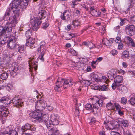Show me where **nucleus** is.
Listing matches in <instances>:
<instances>
[{
    "label": "nucleus",
    "mask_w": 135,
    "mask_h": 135,
    "mask_svg": "<svg viewBox=\"0 0 135 135\" xmlns=\"http://www.w3.org/2000/svg\"><path fill=\"white\" fill-rule=\"evenodd\" d=\"M121 103L123 104H126L127 102V101L126 98L122 97L121 99Z\"/></svg>",
    "instance_id": "nucleus-46"
},
{
    "label": "nucleus",
    "mask_w": 135,
    "mask_h": 135,
    "mask_svg": "<svg viewBox=\"0 0 135 135\" xmlns=\"http://www.w3.org/2000/svg\"><path fill=\"white\" fill-rule=\"evenodd\" d=\"M5 26L3 28L0 32V43L3 44L6 42V38L10 35L13 25H15L11 21H7Z\"/></svg>",
    "instance_id": "nucleus-2"
},
{
    "label": "nucleus",
    "mask_w": 135,
    "mask_h": 135,
    "mask_svg": "<svg viewBox=\"0 0 135 135\" xmlns=\"http://www.w3.org/2000/svg\"><path fill=\"white\" fill-rule=\"evenodd\" d=\"M74 36V35L73 33L68 34L66 35V40H69L71 39Z\"/></svg>",
    "instance_id": "nucleus-45"
},
{
    "label": "nucleus",
    "mask_w": 135,
    "mask_h": 135,
    "mask_svg": "<svg viewBox=\"0 0 135 135\" xmlns=\"http://www.w3.org/2000/svg\"><path fill=\"white\" fill-rule=\"evenodd\" d=\"M127 38L128 40L129 43L131 44V45L133 47L135 46V43L132 38L129 36H127Z\"/></svg>",
    "instance_id": "nucleus-38"
},
{
    "label": "nucleus",
    "mask_w": 135,
    "mask_h": 135,
    "mask_svg": "<svg viewBox=\"0 0 135 135\" xmlns=\"http://www.w3.org/2000/svg\"><path fill=\"white\" fill-rule=\"evenodd\" d=\"M74 83L73 81L71 79H62L61 81L57 80L56 83V85L59 87H61L63 86L64 89L69 86L73 85Z\"/></svg>",
    "instance_id": "nucleus-3"
},
{
    "label": "nucleus",
    "mask_w": 135,
    "mask_h": 135,
    "mask_svg": "<svg viewBox=\"0 0 135 135\" xmlns=\"http://www.w3.org/2000/svg\"><path fill=\"white\" fill-rule=\"evenodd\" d=\"M29 0H22L20 1V8L22 9H25L28 5Z\"/></svg>",
    "instance_id": "nucleus-17"
},
{
    "label": "nucleus",
    "mask_w": 135,
    "mask_h": 135,
    "mask_svg": "<svg viewBox=\"0 0 135 135\" xmlns=\"http://www.w3.org/2000/svg\"><path fill=\"white\" fill-rule=\"evenodd\" d=\"M118 123L116 121H113L112 122V123L109 124L107 122L105 121L104 122V124L106 126L107 129H113L114 128L115 126L117 125Z\"/></svg>",
    "instance_id": "nucleus-10"
},
{
    "label": "nucleus",
    "mask_w": 135,
    "mask_h": 135,
    "mask_svg": "<svg viewBox=\"0 0 135 135\" xmlns=\"http://www.w3.org/2000/svg\"><path fill=\"white\" fill-rule=\"evenodd\" d=\"M80 11L78 10L77 9L75 11L74 13L75 14H76L78 16H79L80 15Z\"/></svg>",
    "instance_id": "nucleus-63"
},
{
    "label": "nucleus",
    "mask_w": 135,
    "mask_h": 135,
    "mask_svg": "<svg viewBox=\"0 0 135 135\" xmlns=\"http://www.w3.org/2000/svg\"><path fill=\"white\" fill-rule=\"evenodd\" d=\"M0 114L4 117L8 116L9 114L8 109L4 106L0 107Z\"/></svg>",
    "instance_id": "nucleus-15"
},
{
    "label": "nucleus",
    "mask_w": 135,
    "mask_h": 135,
    "mask_svg": "<svg viewBox=\"0 0 135 135\" xmlns=\"http://www.w3.org/2000/svg\"><path fill=\"white\" fill-rule=\"evenodd\" d=\"M89 8L90 13L92 16L94 17L100 16L101 13L99 10L95 9L94 6H90Z\"/></svg>",
    "instance_id": "nucleus-9"
},
{
    "label": "nucleus",
    "mask_w": 135,
    "mask_h": 135,
    "mask_svg": "<svg viewBox=\"0 0 135 135\" xmlns=\"http://www.w3.org/2000/svg\"><path fill=\"white\" fill-rule=\"evenodd\" d=\"M114 105L117 110H118L120 109V106L118 103H115L114 104Z\"/></svg>",
    "instance_id": "nucleus-56"
},
{
    "label": "nucleus",
    "mask_w": 135,
    "mask_h": 135,
    "mask_svg": "<svg viewBox=\"0 0 135 135\" xmlns=\"http://www.w3.org/2000/svg\"><path fill=\"white\" fill-rule=\"evenodd\" d=\"M123 47V44H118V49L119 50L122 49Z\"/></svg>",
    "instance_id": "nucleus-61"
},
{
    "label": "nucleus",
    "mask_w": 135,
    "mask_h": 135,
    "mask_svg": "<svg viewBox=\"0 0 135 135\" xmlns=\"http://www.w3.org/2000/svg\"><path fill=\"white\" fill-rule=\"evenodd\" d=\"M118 86H119V85L118 84L115 82L112 85V88L114 90H115L116 88H118Z\"/></svg>",
    "instance_id": "nucleus-48"
},
{
    "label": "nucleus",
    "mask_w": 135,
    "mask_h": 135,
    "mask_svg": "<svg viewBox=\"0 0 135 135\" xmlns=\"http://www.w3.org/2000/svg\"><path fill=\"white\" fill-rule=\"evenodd\" d=\"M114 78V81L118 84L121 83L123 79L122 77L119 75L117 76Z\"/></svg>",
    "instance_id": "nucleus-26"
},
{
    "label": "nucleus",
    "mask_w": 135,
    "mask_h": 135,
    "mask_svg": "<svg viewBox=\"0 0 135 135\" xmlns=\"http://www.w3.org/2000/svg\"><path fill=\"white\" fill-rule=\"evenodd\" d=\"M32 31L30 30H28L26 31L25 35L26 37L28 38H31L30 37L32 35Z\"/></svg>",
    "instance_id": "nucleus-40"
},
{
    "label": "nucleus",
    "mask_w": 135,
    "mask_h": 135,
    "mask_svg": "<svg viewBox=\"0 0 135 135\" xmlns=\"http://www.w3.org/2000/svg\"><path fill=\"white\" fill-rule=\"evenodd\" d=\"M79 108L77 107L76 106L75 107V114L76 116L78 115L79 113Z\"/></svg>",
    "instance_id": "nucleus-52"
},
{
    "label": "nucleus",
    "mask_w": 135,
    "mask_h": 135,
    "mask_svg": "<svg viewBox=\"0 0 135 135\" xmlns=\"http://www.w3.org/2000/svg\"><path fill=\"white\" fill-rule=\"evenodd\" d=\"M9 74L6 72H4L1 74L0 77L1 79L5 80L8 77Z\"/></svg>",
    "instance_id": "nucleus-35"
},
{
    "label": "nucleus",
    "mask_w": 135,
    "mask_h": 135,
    "mask_svg": "<svg viewBox=\"0 0 135 135\" xmlns=\"http://www.w3.org/2000/svg\"><path fill=\"white\" fill-rule=\"evenodd\" d=\"M0 103L4 104H2L4 106L7 105L8 104L7 100L4 97L0 99Z\"/></svg>",
    "instance_id": "nucleus-32"
},
{
    "label": "nucleus",
    "mask_w": 135,
    "mask_h": 135,
    "mask_svg": "<svg viewBox=\"0 0 135 135\" xmlns=\"http://www.w3.org/2000/svg\"><path fill=\"white\" fill-rule=\"evenodd\" d=\"M90 78L93 81H99V80L98 75L94 73H92L91 74Z\"/></svg>",
    "instance_id": "nucleus-24"
},
{
    "label": "nucleus",
    "mask_w": 135,
    "mask_h": 135,
    "mask_svg": "<svg viewBox=\"0 0 135 135\" xmlns=\"http://www.w3.org/2000/svg\"><path fill=\"white\" fill-rule=\"evenodd\" d=\"M107 107L108 108V109H112V106H113V105L111 103H108L106 105Z\"/></svg>",
    "instance_id": "nucleus-51"
},
{
    "label": "nucleus",
    "mask_w": 135,
    "mask_h": 135,
    "mask_svg": "<svg viewBox=\"0 0 135 135\" xmlns=\"http://www.w3.org/2000/svg\"><path fill=\"white\" fill-rule=\"evenodd\" d=\"M125 32L130 36H132L135 34V26L134 25H128L125 28Z\"/></svg>",
    "instance_id": "nucleus-6"
},
{
    "label": "nucleus",
    "mask_w": 135,
    "mask_h": 135,
    "mask_svg": "<svg viewBox=\"0 0 135 135\" xmlns=\"http://www.w3.org/2000/svg\"><path fill=\"white\" fill-rule=\"evenodd\" d=\"M41 23V19L38 17L36 18L35 20H31L30 23L33 30L34 31H36L40 27Z\"/></svg>",
    "instance_id": "nucleus-5"
},
{
    "label": "nucleus",
    "mask_w": 135,
    "mask_h": 135,
    "mask_svg": "<svg viewBox=\"0 0 135 135\" xmlns=\"http://www.w3.org/2000/svg\"><path fill=\"white\" fill-rule=\"evenodd\" d=\"M47 128L49 129L51 127H52L54 125L52 123H51L50 119L49 120L47 121L45 123Z\"/></svg>",
    "instance_id": "nucleus-37"
},
{
    "label": "nucleus",
    "mask_w": 135,
    "mask_h": 135,
    "mask_svg": "<svg viewBox=\"0 0 135 135\" xmlns=\"http://www.w3.org/2000/svg\"><path fill=\"white\" fill-rule=\"evenodd\" d=\"M17 48H18V52H19L21 54L24 53L25 49L24 46H19L18 45V46L16 47V49Z\"/></svg>",
    "instance_id": "nucleus-33"
},
{
    "label": "nucleus",
    "mask_w": 135,
    "mask_h": 135,
    "mask_svg": "<svg viewBox=\"0 0 135 135\" xmlns=\"http://www.w3.org/2000/svg\"><path fill=\"white\" fill-rule=\"evenodd\" d=\"M100 110L99 107L95 105H93L91 112L94 113H98L99 112Z\"/></svg>",
    "instance_id": "nucleus-28"
},
{
    "label": "nucleus",
    "mask_w": 135,
    "mask_h": 135,
    "mask_svg": "<svg viewBox=\"0 0 135 135\" xmlns=\"http://www.w3.org/2000/svg\"><path fill=\"white\" fill-rule=\"evenodd\" d=\"M50 129V131L52 132L51 135H56V134H57L59 132L57 128L55 127L51 128Z\"/></svg>",
    "instance_id": "nucleus-30"
},
{
    "label": "nucleus",
    "mask_w": 135,
    "mask_h": 135,
    "mask_svg": "<svg viewBox=\"0 0 135 135\" xmlns=\"http://www.w3.org/2000/svg\"><path fill=\"white\" fill-rule=\"evenodd\" d=\"M119 123L122 126H123L125 127H127L128 126V123L127 121L124 120L123 119L120 118L118 120Z\"/></svg>",
    "instance_id": "nucleus-23"
},
{
    "label": "nucleus",
    "mask_w": 135,
    "mask_h": 135,
    "mask_svg": "<svg viewBox=\"0 0 135 135\" xmlns=\"http://www.w3.org/2000/svg\"><path fill=\"white\" fill-rule=\"evenodd\" d=\"M114 41V40L113 38H110L109 40H107L105 43L103 44L107 46H110V45L113 43Z\"/></svg>",
    "instance_id": "nucleus-34"
},
{
    "label": "nucleus",
    "mask_w": 135,
    "mask_h": 135,
    "mask_svg": "<svg viewBox=\"0 0 135 135\" xmlns=\"http://www.w3.org/2000/svg\"><path fill=\"white\" fill-rule=\"evenodd\" d=\"M115 74V70L114 69H111L108 71L107 75L109 78L113 79L114 78Z\"/></svg>",
    "instance_id": "nucleus-19"
},
{
    "label": "nucleus",
    "mask_w": 135,
    "mask_h": 135,
    "mask_svg": "<svg viewBox=\"0 0 135 135\" xmlns=\"http://www.w3.org/2000/svg\"><path fill=\"white\" fill-rule=\"evenodd\" d=\"M123 135H132L131 133L128 131L123 130Z\"/></svg>",
    "instance_id": "nucleus-49"
},
{
    "label": "nucleus",
    "mask_w": 135,
    "mask_h": 135,
    "mask_svg": "<svg viewBox=\"0 0 135 135\" xmlns=\"http://www.w3.org/2000/svg\"><path fill=\"white\" fill-rule=\"evenodd\" d=\"M35 40L33 38H30L27 39L26 40V45L27 46H30L31 49L35 47Z\"/></svg>",
    "instance_id": "nucleus-12"
},
{
    "label": "nucleus",
    "mask_w": 135,
    "mask_h": 135,
    "mask_svg": "<svg viewBox=\"0 0 135 135\" xmlns=\"http://www.w3.org/2000/svg\"><path fill=\"white\" fill-rule=\"evenodd\" d=\"M43 122L44 123H45L49 120V118L48 115L47 114H46L43 116V117H42Z\"/></svg>",
    "instance_id": "nucleus-43"
},
{
    "label": "nucleus",
    "mask_w": 135,
    "mask_h": 135,
    "mask_svg": "<svg viewBox=\"0 0 135 135\" xmlns=\"http://www.w3.org/2000/svg\"><path fill=\"white\" fill-rule=\"evenodd\" d=\"M71 15L68 11L65 10L62 13L60 16V18L63 20L69 21L70 19Z\"/></svg>",
    "instance_id": "nucleus-14"
},
{
    "label": "nucleus",
    "mask_w": 135,
    "mask_h": 135,
    "mask_svg": "<svg viewBox=\"0 0 135 135\" xmlns=\"http://www.w3.org/2000/svg\"><path fill=\"white\" fill-rule=\"evenodd\" d=\"M133 2V0H130L127 3V4L126 5V6L127 7L128 10H129L132 7V3Z\"/></svg>",
    "instance_id": "nucleus-44"
},
{
    "label": "nucleus",
    "mask_w": 135,
    "mask_h": 135,
    "mask_svg": "<svg viewBox=\"0 0 135 135\" xmlns=\"http://www.w3.org/2000/svg\"><path fill=\"white\" fill-rule=\"evenodd\" d=\"M11 102L13 103L14 106H16L17 107L21 106L23 104V103L21 102L20 100L17 97H14L11 101Z\"/></svg>",
    "instance_id": "nucleus-13"
},
{
    "label": "nucleus",
    "mask_w": 135,
    "mask_h": 135,
    "mask_svg": "<svg viewBox=\"0 0 135 135\" xmlns=\"http://www.w3.org/2000/svg\"><path fill=\"white\" fill-rule=\"evenodd\" d=\"M118 87V89L121 93L124 94L126 92L127 88L125 86L120 85Z\"/></svg>",
    "instance_id": "nucleus-25"
},
{
    "label": "nucleus",
    "mask_w": 135,
    "mask_h": 135,
    "mask_svg": "<svg viewBox=\"0 0 135 135\" xmlns=\"http://www.w3.org/2000/svg\"><path fill=\"white\" fill-rule=\"evenodd\" d=\"M105 132L103 129L102 131H100L99 133V135H106L105 133Z\"/></svg>",
    "instance_id": "nucleus-64"
},
{
    "label": "nucleus",
    "mask_w": 135,
    "mask_h": 135,
    "mask_svg": "<svg viewBox=\"0 0 135 135\" xmlns=\"http://www.w3.org/2000/svg\"><path fill=\"white\" fill-rule=\"evenodd\" d=\"M70 52V53L73 56H76V53L75 51L73 49L71 50Z\"/></svg>",
    "instance_id": "nucleus-60"
},
{
    "label": "nucleus",
    "mask_w": 135,
    "mask_h": 135,
    "mask_svg": "<svg viewBox=\"0 0 135 135\" xmlns=\"http://www.w3.org/2000/svg\"><path fill=\"white\" fill-rule=\"evenodd\" d=\"M110 134V135H121L118 132L115 131H112Z\"/></svg>",
    "instance_id": "nucleus-59"
},
{
    "label": "nucleus",
    "mask_w": 135,
    "mask_h": 135,
    "mask_svg": "<svg viewBox=\"0 0 135 135\" xmlns=\"http://www.w3.org/2000/svg\"><path fill=\"white\" fill-rule=\"evenodd\" d=\"M115 42L116 43H120L121 42L120 38L118 36H117L116 38Z\"/></svg>",
    "instance_id": "nucleus-50"
},
{
    "label": "nucleus",
    "mask_w": 135,
    "mask_h": 135,
    "mask_svg": "<svg viewBox=\"0 0 135 135\" xmlns=\"http://www.w3.org/2000/svg\"><path fill=\"white\" fill-rule=\"evenodd\" d=\"M93 105L90 103H87L85 105V107L87 110H89L91 111Z\"/></svg>",
    "instance_id": "nucleus-36"
},
{
    "label": "nucleus",
    "mask_w": 135,
    "mask_h": 135,
    "mask_svg": "<svg viewBox=\"0 0 135 135\" xmlns=\"http://www.w3.org/2000/svg\"><path fill=\"white\" fill-rule=\"evenodd\" d=\"M35 59L34 58H31L28 59L29 66L30 68H33L35 70L37 69V62L35 61Z\"/></svg>",
    "instance_id": "nucleus-11"
},
{
    "label": "nucleus",
    "mask_w": 135,
    "mask_h": 135,
    "mask_svg": "<svg viewBox=\"0 0 135 135\" xmlns=\"http://www.w3.org/2000/svg\"><path fill=\"white\" fill-rule=\"evenodd\" d=\"M58 118L59 117L57 116L55 114L52 115L50 119L51 123H52L54 125H58L59 123Z\"/></svg>",
    "instance_id": "nucleus-16"
},
{
    "label": "nucleus",
    "mask_w": 135,
    "mask_h": 135,
    "mask_svg": "<svg viewBox=\"0 0 135 135\" xmlns=\"http://www.w3.org/2000/svg\"><path fill=\"white\" fill-rule=\"evenodd\" d=\"M46 12L44 10H41L38 13V16H39V18L40 19H44L46 16Z\"/></svg>",
    "instance_id": "nucleus-20"
},
{
    "label": "nucleus",
    "mask_w": 135,
    "mask_h": 135,
    "mask_svg": "<svg viewBox=\"0 0 135 135\" xmlns=\"http://www.w3.org/2000/svg\"><path fill=\"white\" fill-rule=\"evenodd\" d=\"M11 70L10 72V74L13 76H14L17 75L16 72L18 70L17 67L12 66L11 67Z\"/></svg>",
    "instance_id": "nucleus-21"
},
{
    "label": "nucleus",
    "mask_w": 135,
    "mask_h": 135,
    "mask_svg": "<svg viewBox=\"0 0 135 135\" xmlns=\"http://www.w3.org/2000/svg\"><path fill=\"white\" fill-rule=\"evenodd\" d=\"M126 20L125 18L122 19H120V25L121 26H122L125 23V21Z\"/></svg>",
    "instance_id": "nucleus-57"
},
{
    "label": "nucleus",
    "mask_w": 135,
    "mask_h": 135,
    "mask_svg": "<svg viewBox=\"0 0 135 135\" xmlns=\"http://www.w3.org/2000/svg\"><path fill=\"white\" fill-rule=\"evenodd\" d=\"M97 99L96 100V102L95 103V105L99 107H101L102 106L103 104V102L102 99H99L97 98Z\"/></svg>",
    "instance_id": "nucleus-31"
},
{
    "label": "nucleus",
    "mask_w": 135,
    "mask_h": 135,
    "mask_svg": "<svg viewBox=\"0 0 135 135\" xmlns=\"http://www.w3.org/2000/svg\"><path fill=\"white\" fill-rule=\"evenodd\" d=\"M81 23V21L80 20L76 19L72 21V25H73L74 26H78L80 25V24Z\"/></svg>",
    "instance_id": "nucleus-29"
},
{
    "label": "nucleus",
    "mask_w": 135,
    "mask_h": 135,
    "mask_svg": "<svg viewBox=\"0 0 135 135\" xmlns=\"http://www.w3.org/2000/svg\"><path fill=\"white\" fill-rule=\"evenodd\" d=\"M118 53V52L116 50H113L111 52V54H112L113 55H117Z\"/></svg>",
    "instance_id": "nucleus-58"
},
{
    "label": "nucleus",
    "mask_w": 135,
    "mask_h": 135,
    "mask_svg": "<svg viewBox=\"0 0 135 135\" xmlns=\"http://www.w3.org/2000/svg\"><path fill=\"white\" fill-rule=\"evenodd\" d=\"M7 45L8 48L11 50L16 49V47L18 46V45L17 44L16 40L15 38L10 39L7 44Z\"/></svg>",
    "instance_id": "nucleus-8"
},
{
    "label": "nucleus",
    "mask_w": 135,
    "mask_h": 135,
    "mask_svg": "<svg viewBox=\"0 0 135 135\" xmlns=\"http://www.w3.org/2000/svg\"><path fill=\"white\" fill-rule=\"evenodd\" d=\"M39 46L37 49V51L38 52H40L39 56V59L42 61H44V56L46 53L47 48L45 46V43L44 42H41Z\"/></svg>",
    "instance_id": "nucleus-4"
},
{
    "label": "nucleus",
    "mask_w": 135,
    "mask_h": 135,
    "mask_svg": "<svg viewBox=\"0 0 135 135\" xmlns=\"http://www.w3.org/2000/svg\"><path fill=\"white\" fill-rule=\"evenodd\" d=\"M31 128L29 130H31L32 131H35L36 130V128L35 126L34 125H31L30 124Z\"/></svg>",
    "instance_id": "nucleus-55"
},
{
    "label": "nucleus",
    "mask_w": 135,
    "mask_h": 135,
    "mask_svg": "<svg viewBox=\"0 0 135 135\" xmlns=\"http://www.w3.org/2000/svg\"><path fill=\"white\" fill-rule=\"evenodd\" d=\"M49 24L48 22H46L42 24V27L44 29H46L49 26Z\"/></svg>",
    "instance_id": "nucleus-53"
},
{
    "label": "nucleus",
    "mask_w": 135,
    "mask_h": 135,
    "mask_svg": "<svg viewBox=\"0 0 135 135\" xmlns=\"http://www.w3.org/2000/svg\"><path fill=\"white\" fill-rule=\"evenodd\" d=\"M30 126V124L28 123L23 126L21 128L22 132H23L27 130H29L31 128Z\"/></svg>",
    "instance_id": "nucleus-22"
},
{
    "label": "nucleus",
    "mask_w": 135,
    "mask_h": 135,
    "mask_svg": "<svg viewBox=\"0 0 135 135\" xmlns=\"http://www.w3.org/2000/svg\"><path fill=\"white\" fill-rule=\"evenodd\" d=\"M45 101L43 100H41L37 102L36 103L37 106L41 107H45Z\"/></svg>",
    "instance_id": "nucleus-27"
},
{
    "label": "nucleus",
    "mask_w": 135,
    "mask_h": 135,
    "mask_svg": "<svg viewBox=\"0 0 135 135\" xmlns=\"http://www.w3.org/2000/svg\"><path fill=\"white\" fill-rule=\"evenodd\" d=\"M105 25H103L102 27V28L99 29V31L102 33H104L105 31Z\"/></svg>",
    "instance_id": "nucleus-47"
},
{
    "label": "nucleus",
    "mask_w": 135,
    "mask_h": 135,
    "mask_svg": "<svg viewBox=\"0 0 135 135\" xmlns=\"http://www.w3.org/2000/svg\"><path fill=\"white\" fill-rule=\"evenodd\" d=\"M29 115L30 117L35 119L37 120H40L42 119V113L40 112L32 111L29 113Z\"/></svg>",
    "instance_id": "nucleus-7"
},
{
    "label": "nucleus",
    "mask_w": 135,
    "mask_h": 135,
    "mask_svg": "<svg viewBox=\"0 0 135 135\" xmlns=\"http://www.w3.org/2000/svg\"><path fill=\"white\" fill-rule=\"evenodd\" d=\"M20 8V1L19 0H14L9 6V10H12L14 15L12 16L9 11H7L3 16L5 21H10L14 24L18 22V17L19 16Z\"/></svg>",
    "instance_id": "nucleus-1"
},
{
    "label": "nucleus",
    "mask_w": 135,
    "mask_h": 135,
    "mask_svg": "<svg viewBox=\"0 0 135 135\" xmlns=\"http://www.w3.org/2000/svg\"><path fill=\"white\" fill-rule=\"evenodd\" d=\"M10 135H18L17 132L15 130H13L9 133Z\"/></svg>",
    "instance_id": "nucleus-54"
},
{
    "label": "nucleus",
    "mask_w": 135,
    "mask_h": 135,
    "mask_svg": "<svg viewBox=\"0 0 135 135\" xmlns=\"http://www.w3.org/2000/svg\"><path fill=\"white\" fill-rule=\"evenodd\" d=\"M8 50H8V54H9V57H7V59H9L10 57H12V56H13L14 54V52L13 50H11V49H9V48L8 49Z\"/></svg>",
    "instance_id": "nucleus-41"
},
{
    "label": "nucleus",
    "mask_w": 135,
    "mask_h": 135,
    "mask_svg": "<svg viewBox=\"0 0 135 135\" xmlns=\"http://www.w3.org/2000/svg\"><path fill=\"white\" fill-rule=\"evenodd\" d=\"M93 88L95 89H98L100 91H106L107 90V86H106L105 85H103L102 86H100V85H96Z\"/></svg>",
    "instance_id": "nucleus-18"
},
{
    "label": "nucleus",
    "mask_w": 135,
    "mask_h": 135,
    "mask_svg": "<svg viewBox=\"0 0 135 135\" xmlns=\"http://www.w3.org/2000/svg\"><path fill=\"white\" fill-rule=\"evenodd\" d=\"M118 110V114L120 115H123V112L120 109H119Z\"/></svg>",
    "instance_id": "nucleus-62"
},
{
    "label": "nucleus",
    "mask_w": 135,
    "mask_h": 135,
    "mask_svg": "<svg viewBox=\"0 0 135 135\" xmlns=\"http://www.w3.org/2000/svg\"><path fill=\"white\" fill-rule=\"evenodd\" d=\"M88 46L89 47L90 49V50L94 49L96 47V46L94 44L91 42L89 41H88Z\"/></svg>",
    "instance_id": "nucleus-42"
},
{
    "label": "nucleus",
    "mask_w": 135,
    "mask_h": 135,
    "mask_svg": "<svg viewBox=\"0 0 135 135\" xmlns=\"http://www.w3.org/2000/svg\"><path fill=\"white\" fill-rule=\"evenodd\" d=\"M134 95L133 97H132L129 100L130 103L132 105H135V94H133Z\"/></svg>",
    "instance_id": "nucleus-39"
}]
</instances>
